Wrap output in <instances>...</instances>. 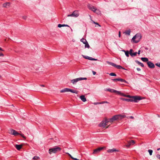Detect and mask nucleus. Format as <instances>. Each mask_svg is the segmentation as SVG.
Masks as SVG:
<instances>
[{
	"instance_id": "nucleus-1",
	"label": "nucleus",
	"mask_w": 160,
	"mask_h": 160,
	"mask_svg": "<svg viewBox=\"0 0 160 160\" xmlns=\"http://www.w3.org/2000/svg\"><path fill=\"white\" fill-rule=\"evenodd\" d=\"M142 38L141 35L140 33L136 34L132 38V40L135 43L138 42Z\"/></svg>"
},
{
	"instance_id": "nucleus-2",
	"label": "nucleus",
	"mask_w": 160,
	"mask_h": 160,
	"mask_svg": "<svg viewBox=\"0 0 160 160\" xmlns=\"http://www.w3.org/2000/svg\"><path fill=\"white\" fill-rule=\"evenodd\" d=\"M88 8L89 9L93 11L94 12L96 13L98 15H100L101 14L100 11L99 10L97 9L94 6L91 4H88Z\"/></svg>"
},
{
	"instance_id": "nucleus-3",
	"label": "nucleus",
	"mask_w": 160,
	"mask_h": 160,
	"mask_svg": "<svg viewBox=\"0 0 160 160\" xmlns=\"http://www.w3.org/2000/svg\"><path fill=\"white\" fill-rule=\"evenodd\" d=\"M61 150V148L56 146L53 148L49 149V152L50 154H51L52 153H55L58 152L60 151Z\"/></svg>"
},
{
	"instance_id": "nucleus-4",
	"label": "nucleus",
	"mask_w": 160,
	"mask_h": 160,
	"mask_svg": "<svg viewBox=\"0 0 160 160\" xmlns=\"http://www.w3.org/2000/svg\"><path fill=\"white\" fill-rule=\"evenodd\" d=\"M69 92L76 94H78V91L74 89H71L69 88H65L60 91V92L61 93Z\"/></svg>"
},
{
	"instance_id": "nucleus-5",
	"label": "nucleus",
	"mask_w": 160,
	"mask_h": 160,
	"mask_svg": "<svg viewBox=\"0 0 160 160\" xmlns=\"http://www.w3.org/2000/svg\"><path fill=\"white\" fill-rule=\"evenodd\" d=\"M109 122L108 119H105L104 121H102L99 124V126L103 128H108V126H106L108 123Z\"/></svg>"
},
{
	"instance_id": "nucleus-6",
	"label": "nucleus",
	"mask_w": 160,
	"mask_h": 160,
	"mask_svg": "<svg viewBox=\"0 0 160 160\" xmlns=\"http://www.w3.org/2000/svg\"><path fill=\"white\" fill-rule=\"evenodd\" d=\"M87 79V78H79L71 80V82L73 84H75L77 82L79 81Z\"/></svg>"
},
{
	"instance_id": "nucleus-7",
	"label": "nucleus",
	"mask_w": 160,
	"mask_h": 160,
	"mask_svg": "<svg viewBox=\"0 0 160 160\" xmlns=\"http://www.w3.org/2000/svg\"><path fill=\"white\" fill-rule=\"evenodd\" d=\"M142 99V98L140 96H132V97L131 102H138L139 101Z\"/></svg>"
},
{
	"instance_id": "nucleus-8",
	"label": "nucleus",
	"mask_w": 160,
	"mask_h": 160,
	"mask_svg": "<svg viewBox=\"0 0 160 160\" xmlns=\"http://www.w3.org/2000/svg\"><path fill=\"white\" fill-rule=\"evenodd\" d=\"M106 62L108 64L110 65H111L115 67H116L118 69H125L124 68H122L121 66L119 65H117L116 64H115L113 62H110L109 61H107Z\"/></svg>"
},
{
	"instance_id": "nucleus-9",
	"label": "nucleus",
	"mask_w": 160,
	"mask_h": 160,
	"mask_svg": "<svg viewBox=\"0 0 160 160\" xmlns=\"http://www.w3.org/2000/svg\"><path fill=\"white\" fill-rule=\"evenodd\" d=\"M107 91H109L111 92H114L120 95L121 94V92L120 91H118L112 89L110 88H108L106 89Z\"/></svg>"
},
{
	"instance_id": "nucleus-10",
	"label": "nucleus",
	"mask_w": 160,
	"mask_h": 160,
	"mask_svg": "<svg viewBox=\"0 0 160 160\" xmlns=\"http://www.w3.org/2000/svg\"><path fill=\"white\" fill-rule=\"evenodd\" d=\"M105 147H100L99 148L96 149H95L94 150L93 153V154H97L100 152L104 148H105Z\"/></svg>"
},
{
	"instance_id": "nucleus-11",
	"label": "nucleus",
	"mask_w": 160,
	"mask_h": 160,
	"mask_svg": "<svg viewBox=\"0 0 160 160\" xmlns=\"http://www.w3.org/2000/svg\"><path fill=\"white\" fill-rule=\"evenodd\" d=\"M108 119V120L109 122H114L118 120L116 115L113 116L112 117V118Z\"/></svg>"
},
{
	"instance_id": "nucleus-12",
	"label": "nucleus",
	"mask_w": 160,
	"mask_h": 160,
	"mask_svg": "<svg viewBox=\"0 0 160 160\" xmlns=\"http://www.w3.org/2000/svg\"><path fill=\"white\" fill-rule=\"evenodd\" d=\"M118 120H121L124 118L126 117V115L122 114H118L116 115Z\"/></svg>"
},
{
	"instance_id": "nucleus-13",
	"label": "nucleus",
	"mask_w": 160,
	"mask_h": 160,
	"mask_svg": "<svg viewBox=\"0 0 160 160\" xmlns=\"http://www.w3.org/2000/svg\"><path fill=\"white\" fill-rule=\"evenodd\" d=\"M128 144L126 145L127 147H129L130 146L134 145L135 143V141L134 140H132L130 141H128Z\"/></svg>"
},
{
	"instance_id": "nucleus-14",
	"label": "nucleus",
	"mask_w": 160,
	"mask_h": 160,
	"mask_svg": "<svg viewBox=\"0 0 160 160\" xmlns=\"http://www.w3.org/2000/svg\"><path fill=\"white\" fill-rule=\"evenodd\" d=\"M72 14L73 17L75 18L78 17L79 15L78 11V10H75L74 11Z\"/></svg>"
},
{
	"instance_id": "nucleus-15",
	"label": "nucleus",
	"mask_w": 160,
	"mask_h": 160,
	"mask_svg": "<svg viewBox=\"0 0 160 160\" xmlns=\"http://www.w3.org/2000/svg\"><path fill=\"white\" fill-rule=\"evenodd\" d=\"M20 134V135L24 138L26 139V138L25 137L23 134H20L19 133H18V132H17L15 130H14L13 132V135L16 136Z\"/></svg>"
},
{
	"instance_id": "nucleus-16",
	"label": "nucleus",
	"mask_w": 160,
	"mask_h": 160,
	"mask_svg": "<svg viewBox=\"0 0 160 160\" xmlns=\"http://www.w3.org/2000/svg\"><path fill=\"white\" fill-rule=\"evenodd\" d=\"M147 63L148 67L150 68H154L155 67L154 64L150 61L148 62Z\"/></svg>"
},
{
	"instance_id": "nucleus-17",
	"label": "nucleus",
	"mask_w": 160,
	"mask_h": 160,
	"mask_svg": "<svg viewBox=\"0 0 160 160\" xmlns=\"http://www.w3.org/2000/svg\"><path fill=\"white\" fill-rule=\"evenodd\" d=\"M119 151V150L114 148L112 149H109L107 150V152L109 153H112L114 152H118Z\"/></svg>"
},
{
	"instance_id": "nucleus-18",
	"label": "nucleus",
	"mask_w": 160,
	"mask_h": 160,
	"mask_svg": "<svg viewBox=\"0 0 160 160\" xmlns=\"http://www.w3.org/2000/svg\"><path fill=\"white\" fill-rule=\"evenodd\" d=\"M133 50L130 49L129 50V54L132 57H134L136 56L137 52L132 53Z\"/></svg>"
},
{
	"instance_id": "nucleus-19",
	"label": "nucleus",
	"mask_w": 160,
	"mask_h": 160,
	"mask_svg": "<svg viewBox=\"0 0 160 160\" xmlns=\"http://www.w3.org/2000/svg\"><path fill=\"white\" fill-rule=\"evenodd\" d=\"M10 3L9 2H7L3 4L2 6L4 8H8L9 7Z\"/></svg>"
},
{
	"instance_id": "nucleus-20",
	"label": "nucleus",
	"mask_w": 160,
	"mask_h": 160,
	"mask_svg": "<svg viewBox=\"0 0 160 160\" xmlns=\"http://www.w3.org/2000/svg\"><path fill=\"white\" fill-rule=\"evenodd\" d=\"M80 98L81 100L83 102H85L87 100L86 98H85V96L82 95L80 97Z\"/></svg>"
},
{
	"instance_id": "nucleus-21",
	"label": "nucleus",
	"mask_w": 160,
	"mask_h": 160,
	"mask_svg": "<svg viewBox=\"0 0 160 160\" xmlns=\"http://www.w3.org/2000/svg\"><path fill=\"white\" fill-rule=\"evenodd\" d=\"M22 145L16 144L15 146V148H17L18 150H19L22 148Z\"/></svg>"
},
{
	"instance_id": "nucleus-22",
	"label": "nucleus",
	"mask_w": 160,
	"mask_h": 160,
	"mask_svg": "<svg viewBox=\"0 0 160 160\" xmlns=\"http://www.w3.org/2000/svg\"><path fill=\"white\" fill-rule=\"evenodd\" d=\"M120 95H121V96H124V97H128V98H132V96H130L129 95H126L125 94H124V93H122L121 92V94H120Z\"/></svg>"
},
{
	"instance_id": "nucleus-23",
	"label": "nucleus",
	"mask_w": 160,
	"mask_h": 160,
	"mask_svg": "<svg viewBox=\"0 0 160 160\" xmlns=\"http://www.w3.org/2000/svg\"><path fill=\"white\" fill-rule=\"evenodd\" d=\"M122 51L125 52V54L127 57H128L129 56V52L128 51L122 50Z\"/></svg>"
},
{
	"instance_id": "nucleus-24",
	"label": "nucleus",
	"mask_w": 160,
	"mask_h": 160,
	"mask_svg": "<svg viewBox=\"0 0 160 160\" xmlns=\"http://www.w3.org/2000/svg\"><path fill=\"white\" fill-rule=\"evenodd\" d=\"M120 99L123 101H127L128 102H131V101H132L131 98L127 99V98H120Z\"/></svg>"
},
{
	"instance_id": "nucleus-25",
	"label": "nucleus",
	"mask_w": 160,
	"mask_h": 160,
	"mask_svg": "<svg viewBox=\"0 0 160 160\" xmlns=\"http://www.w3.org/2000/svg\"><path fill=\"white\" fill-rule=\"evenodd\" d=\"M141 59L142 61L145 62H148V59L146 58H141Z\"/></svg>"
},
{
	"instance_id": "nucleus-26",
	"label": "nucleus",
	"mask_w": 160,
	"mask_h": 160,
	"mask_svg": "<svg viewBox=\"0 0 160 160\" xmlns=\"http://www.w3.org/2000/svg\"><path fill=\"white\" fill-rule=\"evenodd\" d=\"M135 62L136 63H138L139 65H140L142 67H144V65L142 63L138 61V60H136L135 61Z\"/></svg>"
},
{
	"instance_id": "nucleus-27",
	"label": "nucleus",
	"mask_w": 160,
	"mask_h": 160,
	"mask_svg": "<svg viewBox=\"0 0 160 160\" xmlns=\"http://www.w3.org/2000/svg\"><path fill=\"white\" fill-rule=\"evenodd\" d=\"M66 154H68L72 159L74 160H80L78 159H77V158H74L68 152H66Z\"/></svg>"
},
{
	"instance_id": "nucleus-28",
	"label": "nucleus",
	"mask_w": 160,
	"mask_h": 160,
	"mask_svg": "<svg viewBox=\"0 0 160 160\" xmlns=\"http://www.w3.org/2000/svg\"><path fill=\"white\" fill-rule=\"evenodd\" d=\"M81 41L84 44H85L87 42V41L86 39L84 38H82L81 40Z\"/></svg>"
},
{
	"instance_id": "nucleus-29",
	"label": "nucleus",
	"mask_w": 160,
	"mask_h": 160,
	"mask_svg": "<svg viewBox=\"0 0 160 160\" xmlns=\"http://www.w3.org/2000/svg\"><path fill=\"white\" fill-rule=\"evenodd\" d=\"M85 44V48H90V46L88 43V42H87L85 44Z\"/></svg>"
},
{
	"instance_id": "nucleus-30",
	"label": "nucleus",
	"mask_w": 160,
	"mask_h": 160,
	"mask_svg": "<svg viewBox=\"0 0 160 160\" xmlns=\"http://www.w3.org/2000/svg\"><path fill=\"white\" fill-rule=\"evenodd\" d=\"M118 81H121L122 82L125 83L127 82L125 80L120 78H118Z\"/></svg>"
},
{
	"instance_id": "nucleus-31",
	"label": "nucleus",
	"mask_w": 160,
	"mask_h": 160,
	"mask_svg": "<svg viewBox=\"0 0 160 160\" xmlns=\"http://www.w3.org/2000/svg\"><path fill=\"white\" fill-rule=\"evenodd\" d=\"M88 60H93V61H97L98 59H95L94 58H93L92 57H89V58L88 59Z\"/></svg>"
},
{
	"instance_id": "nucleus-32",
	"label": "nucleus",
	"mask_w": 160,
	"mask_h": 160,
	"mask_svg": "<svg viewBox=\"0 0 160 160\" xmlns=\"http://www.w3.org/2000/svg\"><path fill=\"white\" fill-rule=\"evenodd\" d=\"M130 30L126 31L125 32V33L126 34H127V35H130Z\"/></svg>"
},
{
	"instance_id": "nucleus-33",
	"label": "nucleus",
	"mask_w": 160,
	"mask_h": 160,
	"mask_svg": "<svg viewBox=\"0 0 160 160\" xmlns=\"http://www.w3.org/2000/svg\"><path fill=\"white\" fill-rule=\"evenodd\" d=\"M14 129H10V130H9V133L12 135L13 134V131H14Z\"/></svg>"
},
{
	"instance_id": "nucleus-34",
	"label": "nucleus",
	"mask_w": 160,
	"mask_h": 160,
	"mask_svg": "<svg viewBox=\"0 0 160 160\" xmlns=\"http://www.w3.org/2000/svg\"><path fill=\"white\" fill-rule=\"evenodd\" d=\"M0 51H4V50L3 49H2L1 47H0ZM0 56H1V57L4 56L3 54L2 53H0Z\"/></svg>"
},
{
	"instance_id": "nucleus-35",
	"label": "nucleus",
	"mask_w": 160,
	"mask_h": 160,
	"mask_svg": "<svg viewBox=\"0 0 160 160\" xmlns=\"http://www.w3.org/2000/svg\"><path fill=\"white\" fill-rule=\"evenodd\" d=\"M148 151L149 152L150 155H152L153 152L152 150L151 149H149V150H148Z\"/></svg>"
},
{
	"instance_id": "nucleus-36",
	"label": "nucleus",
	"mask_w": 160,
	"mask_h": 160,
	"mask_svg": "<svg viewBox=\"0 0 160 160\" xmlns=\"http://www.w3.org/2000/svg\"><path fill=\"white\" fill-rule=\"evenodd\" d=\"M33 160H38L40 159V158L38 156H35L33 158Z\"/></svg>"
},
{
	"instance_id": "nucleus-37",
	"label": "nucleus",
	"mask_w": 160,
	"mask_h": 160,
	"mask_svg": "<svg viewBox=\"0 0 160 160\" xmlns=\"http://www.w3.org/2000/svg\"><path fill=\"white\" fill-rule=\"evenodd\" d=\"M109 75L111 76H116V74L115 73H113V72H112V73H110L109 74Z\"/></svg>"
},
{
	"instance_id": "nucleus-38",
	"label": "nucleus",
	"mask_w": 160,
	"mask_h": 160,
	"mask_svg": "<svg viewBox=\"0 0 160 160\" xmlns=\"http://www.w3.org/2000/svg\"><path fill=\"white\" fill-rule=\"evenodd\" d=\"M93 104L94 105L101 104V102H93Z\"/></svg>"
},
{
	"instance_id": "nucleus-39",
	"label": "nucleus",
	"mask_w": 160,
	"mask_h": 160,
	"mask_svg": "<svg viewBox=\"0 0 160 160\" xmlns=\"http://www.w3.org/2000/svg\"><path fill=\"white\" fill-rule=\"evenodd\" d=\"M82 57L88 59L89 58V57L88 56H84L83 55H82Z\"/></svg>"
},
{
	"instance_id": "nucleus-40",
	"label": "nucleus",
	"mask_w": 160,
	"mask_h": 160,
	"mask_svg": "<svg viewBox=\"0 0 160 160\" xmlns=\"http://www.w3.org/2000/svg\"><path fill=\"white\" fill-rule=\"evenodd\" d=\"M112 80L113 81V82H116L117 81H118V78H116V79H112Z\"/></svg>"
},
{
	"instance_id": "nucleus-41",
	"label": "nucleus",
	"mask_w": 160,
	"mask_h": 160,
	"mask_svg": "<svg viewBox=\"0 0 160 160\" xmlns=\"http://www.w3.org/2000/svg\"><path fill=\"white\" fill-rule=\"evenodd\" d=\"M69 27V26L67 24H62V27Z\"/></svg>"
},
{
	"instance_id": "nucleus-42",
	"label": "nucleus",
	"mask_w": 160,
	"mask_h": 160,
	"mask_svg": "<svg viewBox=\"0 0 160 160\" xmlns=\"http://www.w3.org/2000/svg\"><path fill=\"white\" fill-rule=\"evenodd\" d=\"M157 158L160 160V155L158 154L156 155Z\"/></svg>"
},
{
	"instance_id": "nucleus-43",
	"label": "nucleus",
	"mask_w": 160,
	"mask_h": 160,
	"mask_svg": "<svg viewBox=\"0 0 160 160\" xmlns=\"http://www.w3.org/2000/svg\"><path fill=\"white\" fill-rule=\"evenodd\" d=\"M156 65L160 68V63H157L155 64Z\"/></svg>"
},
{
	"instance_id": "nucleus-44",
	"label": "nucleus",
	"mask_w": 160,
	"mask_h": 160,
	"mask_svg": "<svg viewBox=\"0 0 160 160\" xmlns=\"http://www.w3.org/2000/svg\"><path fill=\"white\" fill-rule=\"evenodd\" d=\"M105 103H108V102L106 101H105L101 102V104H102Z\"/></svg>"
},
{
	"instance_id": "nucleus-45",
	"label": "nucleus",
	"mask_w": 160,
	"mask_h": 160,
	"mask_svg": "<svg viewBox=\"0 0 160 160\" xmlns=\"http://www.w3.org/2000/svg\"><path fill=\"white\" fill-rule=\"evenodd\" d=\"M58 28H60L61 27H62V24H59L58 25Z\"/></svg>"
},
{
	"instance_id": "nucleus-46",
	"label": "nucleus",
	"mask_w": 160,
	"mask_h": 160,
	"mask_svg": "<svg viewBox=\"0 0 160 160\" xmlns=\"http://www.w3.org/2000/svg\"><path fill=\"white\" fill-rule=\"evenodd\" d=\"M27 17L26 16H24L22 17V18L24 19H27Z\"/></svg>"
},
{
	"instance_id": "nucleus-47",
	"label": "nucleus",
	"mask_w": 160,
	"mask_h": 160,
	"mask_svg": "<svg viewBox=\"0 0 160 160\" xmlns=\"http://www.w3.org/2000/svg\"><path fill=\"white\" fill-rule=\"evenodd\" d=\"M67 16L68 17H73V16H72V14H71L68 15Z\"/></svg>"
},
{
	"instance_id": "nucleus-48",
	"label": "nucleus",
	"mask_w": 160,
	"mask_h": 160,
	"mask_svg": "<svg viewBox=\"0 0 160 160\" xmlns=\"http://www.w3.org/2000/svg\"><path fill=\"white\" fill-rule=\"evenodd\" d=\"M92 73L94 75H95L96 74V72L95 71H92Z\"/></svg>"
},
{
	"instance_id": "nucleus-49",
	"label": "nucleus",
	"mask_w": 160,
	"mask_h": 160,
	"mask_svg": "<svg viewBox=\"0 0 160 160\" xmlns=\"http://www.w3.org/2000/svg\"><path fill=\"white\" fill-rule=\"evenodd\" d=\"M140 50H138V52H137V53L138 54V55H139L140 53Z\"/></svg>"
},
{
	"instance_id": "nucleus-50",
	"label": "nucleus",
	"mask_w": 160,
	"mask_h": 160,
	"mask_svg": "<svg viewBox=\"0 0 160 160\" xmlns=\"http://www.w3.org/2000/svg\"><path fill=\"white\" fill-rule=\"evenodd\" d=\"M94 23L98 25L99 26H100V25L98 23L95 22H94Z\"/></svg>"
},
{
	"instance_id": "nucleus-51",
	"label": "nucleus",
	"mask_w": 160,
	"mask_h": 160,
	"mask_svg": "<svg viewBox=\"0 0 160 160\" xmlns=\"http://www.w3.org/2000/svg\"><path fill=\"white\" fill-rule=\"evenodd\" d=\"M137 70L138 71H140L141 70V69L140 68H137Z\"/></svg>"
},
{
	"instance_id": "nucleus-52",
	"label": "nucleus",
	"mask_w": 160,
	"mask_h": 160,
	"mask_svg": "<svg viewBox=\"0 0 160 160\" xmlns=\"http://www.w3.org/2000/svg\"><path fill=\"white\" fill-rule=\"evenodd\" d=\"M118 36H119V37H120L121 35H120V31H119V32Z\"/></svg>"
},
{
	"instance_id": "nucleus-53",
	"label": "nucleus",
	"mask_w": 160,
	"mask_h": 160,
	"mask_svg": "<svg viewBox=\"0 0 160 160\" xmlns=\"http://www.w3.org/2000/svg\"><path fill=\"white\" fill-rule=\"evenodd\" d=\"M129 118L132 119H133L134 118V117L133 116H130L129 117Z\"/></svg>"
},
{
	"instance_id": "nucleus-54",
	"label": "nucleus",
	"mask_w": 160,
	"mask_h": 160,
	"mask_svg": "<svg viewBox=\"0 0 160 160\" xmlns=\"http://www.w3.org/2000/svg\"><path fill=\"white\" fill-rule=\"evenodd\" d=\"M40 86H41V87H45V85H41Z\"/></svg>"
},
{
	"instance_id": "nucleus-55",
	"label": "nucleus",
	"mask_w": 160,
	"mask_h": 160,
	"mask_svg": "<svg viewBox=\"0 0 160 160\" xmlns=\"http://www.w3.org/2000/svg\"><path fill=\"white\" fill-rule=\"evenodd\" d=\"M160 150V148H158V149H157V150L158 151H159V150Z\"/></svg>"
}]
</instances>
